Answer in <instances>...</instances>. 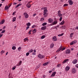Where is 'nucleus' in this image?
<instances>
[{"label":"nucleus","instance_id":"864d4df0","mask_svg":"<svg viewBox=\"0 0 78 78\" xmlns=\"http://www.w3.org/2000/svg\"><path fill=\"white\" fill-rule=\"evenodd\" d=\"M61 49H62V51H63V50H65V49H66L65 48H64Z\"/></svg>","mask_w":78,"mask_h":78},{"label":"nucleus","instance_id":"052dcab7","mask_svg":"<svg viewBox=\"0 0 78 78\" xmlns=\"http://www.w3.org/2000/svg\"><path fill=\"white\" fill-rule=\"evenodd\" d=\"M71 50H72H72H73L74 49H73V48H71Z\"/></svg>","mask_w":78,"mask_h":78},{"label":"nucleus","instance_id":"0e129e2a","mask_svg":"<svg viewBox=\"0 0 78 78\" xmlns=\"http://www.w3.org/2000/svg\"><path fill=\"white\" fill-rule=\"evenodd\" d=\"M13 4H14V5H16V4H17V3H16V2H14V3H13Z\"/></svg>","mask_w":78,"mask_h":78},{"label":"nucleus","instance_id":"5fc2aeb1","mask_svg":"<svg viewBox=\"0 0 78 78\" xmlns=\"http://www.w3.org/2000/svg\"><path fill=\"white\" fill-rule=\"evenodd\" d=\"M16 12H14L13 13V15H14L15 14H16Z\"/></svg>","mask_w":78,"mask_h":78},{"label":"nucleus","instance_id":"79ce46f5","mask_svg":"<svg viewBox=\"0 0 78 78\" xmlns=\"http://www.w3.org/2000/svg\"><path fill=\"white\" fill-rule=\"evenodd\" d=\"M36 27V25H33L32 26V28H35V27Z\"/></svg>","mask_w":78,"mask_h":78},{"label":"nucleus","instance_id":"49530a36","mask_svg":"<svg viewBox=\"0 0 78 78\" xmlns=\"http://www.w3.org/2000/svg\"><path fill=\"white\" fill-rule=\"evenodd\" d=\"M41 21H43V20H44V18H42L41 19Z\"/></svg>","mask_w":78,"mask_h":78},{"label":"nucleus","instance_id":"1a4fd4ad","mask_svg":"<svg viewBox=\"0 0 78 78\" xmlns=\"http://www.w3.org/2000/svg\"><path fill=\"white\" fill-rule=\"evenodd\" d=\"M66 54H69L70 53V49H67L66 51Z\"/></svg>","mask_w":78,"mask_h":78},{"label":"nucleus","instance_id":"423d86ee","mask_svg":"<svg viewBox=\"0 0 78 78\" xmlns=\"http://www.w3.org/2000/svg\"><path fill=\"white\" fill-rule=\"evenodd\" d=\"M58 16L59 17L62 16V15L61 13V11L60 10H59L58 12Z\"/></svg>","mask_w":78,"mask_h":78},{"label":"nucleus","instance_id":"3c124183","mask_svg":"<svg viewBox=\"0 0 78 78\" xmlns=\"http://www.w3.org/2000/svg\"><path fill=\"white\" fill-rule=\"evenodd\" d=\"M32 55H36V53H34V52H33L32 53Z\"/></svg>","mask_w":78,"mask_h":78},{"label":"nucleus","instance_id":"a878e982","mask_svg":"<svg viewBox=\"0 0 78 78\" xmlns=\"http://www.w3.org/2000/svg\"><path fill=\"white\" fill-rule=\"evenodd\" d=\"M73 35V33H71L70 35V37H72Z\"/></svg>","mask_w":78,"mask_h":78},{"label":"nucleus","instance_id":"a19ab883","mask_svg":"<svg viewBox=\"0 0 78 78\" xmlns=\"http://www.w3.org/2000/svg\"><path fill=\"white\" fill-rule=\"evenodd\" d=\"M68 5L67 4H64L63 5V6H68Z\"/></svg>","mask_w":78,"mask_h":78},{"label":"nucleus","instance_id":"9d476101","mask_svg":"<svg viewBox=\"0 0 78 78\" xmlns=\"http://www.w3.org/2000/svg\"><path fill=\"white\" fill-rule=\"evenodd\" d=\"M53 21V20L51 18H49L48 20V22H49V23H52Z\"/></svg>","mask_w":78,"mask_h":78},{"label":"nucleus","instance_id":"774afa93","mask_svg":"<svg viewBox=\"0 0 78 78\" xmlns=\"http://www.w3.org/2000/svg\"><path fill=\"white\" fill-rule=\"evenodd\" d=\"M59 27V25H58V26H57L56 27H57V28H58V27Z\"/></svg>","mask_w":78,"mask_h":78},{"label":"nucleus","instance_id":"603ef678","mask_svg":"<svg viewBox=\"0 0 78 78\" xmlns=\"http://www.w3.org/2000/svg\"><path fill=\"white\" fill-rule=\"evenodd\" d=\"M76 67L78 69V64L76 65Z\"/></svg>","mask_w":78,"mask_h":78},{"label":"nucleus","instance_id":"f8f14e48","mask_svg":"<svg viewBox=\"0 0 78 78\" xmlns=\"http://www.w3.org/2000/svg\"><path fill=\"white\" fill-rule=\"evenodd\" d=\"M62 46H61L58 49V50L56 51L57 53H58L59 51H61V50L62 49Z\"/></svg>","mask_w":78,"mask_h":78},{"label":"nucleus","instance_id":"6e6d98bb","mask_svg":"<svg viewBox=\"0 0 78 78\" xmlns=\"http://www.w3.org/2000/svg\"><path fill=\"white\" fill-rule=\"evenodd\" d=\"M51 72H52V71H51V70L49 71V73H51Z\"/></svg>","mask_w":78,"mask_h":78},{"label":"nucleus","instance_id":"f03ea898","mask_svg":"<svg viewBox=\"0 0 78 78\" xmlns=\"http://www.w3.org/2000/svg\"><path fill=\"white\" fill-rule=\"evenodd\" d=\"M45 56L44 55H42L41 54H39L38 55V58L40 59H42L44 58Z\"/></svg>","mask_w":78,"mask_h":78},{"label":"nucleus","instance_id":"7ed1b4c3","mask_svg":"<svg viewBox=\"0 0 78 78\" xmlns=\"http://www.w3.org/2000/svg\"><path fill=\"white\" fill-rule=\"evenodd\" d=\"M30 3H31L30 2H29L27 4L26 6L27 7V8H30L31 6V5L30 4Z\"/></svg>","mask_w":78,"mask_h":78},{"label":"nucleus","instance_id":"de8ad7c7","mask_svg":"<svg viewBox=\"0 0 78 78\" xmlns=\"http://www.w3.org/2000/svg\"><path fill=\"white\" fill-rule=\"evenodd\" d=\"M30 28V27L27 26V27H26V30H28V28Z\"/></svg>","mask_w":78,"mask_h":78},{"label":"nucleus","instance_id":"5701e85b","mask_svg":"<svg viewBox=\"0 0 78 78\" xmlns=\"http://www.w3.org/2000/svg\"><path fill=\"white\" fill-rule=\"evenodd\" d=\"M53 47H54V44H53V43L51 44L50 47L51 48H53Z\"/></svg>","mask_w":78,"mask_h":78},{"label":"nucleus","instance_id":"412c9836","mask_svg":"<svg viewBox=\"0 0 78 78\" xmlns=\"http://www.w3.org/2000/svg\"><path fill=\"white\" fill-rule=\"evenodd\" d=\"M65 22V21L64 20H63L62 22L60 23V25H63V24H64V23Z\"/></svg>","mask_w":78,"mask_h":78},{"label":"nucleus","instance_id":"4d7b16f0","mask_svg":"<svg viewBox=\"0 0 78 78\" xmlns=\"http://www.w3.org/2000/svg\"><path fill=\"white\" fill-rule=\"evenodd\" d=\"M2 36H3V34H1V35H0V38L1 37H2Z\"/></svg>","mask_w":78,"mask_h":78},{"label":"nucleus","instance_id":"f257e3e1","mask_svg":"<svg viewBox=\"0 0 78 78\" xmlns=\"http://www.w3.org/2000/svg\"><path fill=\"white\" fill-rule=\"evenodd\" d=\"M44 10V12H43V16H44L46 17H47V15L48 14V13H47V12H48V11L47 10V8L44 7L43 9Z\"/></svg>","mask_w":78,"mask_h":78},{"label":"nucleus","instance_id":"13d9d810","mask_svg":"<svg viewBox=\"0 0 78 78\" xmlns=\"http://www.w3.org/2000/svg\"><path fill=\"white\" fill-rule=\"evenodd\" d=\"M34 53H36V51L35 50H34Z\"/></svg>","mask_w":78,"mask_h":78},{"label":"nucleus","instance_id":"8fccbe9b","mask_svg":"<svg viewBox=\"0 0 78 78\" xmlns=\"http://www.w3.org/2000/svg\"><path fill=\"white\" fill-rule=\"evenodd\" d=\"M62 17H61L59 19L60 21H61V20H62Z\"/></svg>","mask_w":78,"mask_h":78},{"label":"nucleus","instance_id":"a18cd8bd","mask_svg":"<svg viewBox=\"0 0 78 78\" xmlns=\"http://www.w3.org/2000/svg\"><path fill=\"white\" fill-rule=\"evenodd\" d=\"M6 31V30H3L1 32V33H4Z\"/></svg>","mask_w":78,"mask_h":78},{"label":"nucleus","instance_id":"680f3d73","mask_svg":"<svg viewBox=\"0 0 78 78\" xmlns=\"http://www.w3.org/2000/svg\"><path fill=\"white\" fill-rule=\"evenodd\" d=\"M36 15V13H35L33 15V16H35Z\"/></svg>","mask_w":78,"mask_h":78},{"label":"nucleus","instance_id":"c756f323","mask_svg":"<svg viewBox=\"0 0 78 78\" xmlns=\"http://www.w3.org/2000/svg\"><path fill=\"white\" fill-rule=\"evenodd\" d=\"M21 5V4H19L17 5L15 7L16 8H18L19 6H20Z\"/></svg>","mask_w":78,"mask_h":78},{"label":"nucleus","instance_id":"b1692460","mask_svg":"<svg viewBox=\"0 0 78 78\" xmlns=\"http://www.w3.org/2000/svg\"><path fill=\"white\" fill-rule=\"evenodd\" d=\"M48 64V62H46V63H45L44 64H43V66H46V65H47V64Z\"/></svg>","mask_w":78,"mask_h":78},{"label":"nucleus","instance_id":"72a5a7b5","mask_svg":"<svg viewBox=\"0 0 78 78\" xmlns=\"http://www.w3.org/2000/svg\"><path fill=\"white\" fill-rule=\"evenodd\" d=\"M12 50H16V46H13L12 47Z\"/></svg>","mask_w":78,"mask_h":78},{"label":"nucleus","instance_id":"6e6552de","mask_svg":"<svg viewBox=\"0 0 78 78\" xmlns=\"http://www.w3.org/2000/svg\"><path fill=\"white\" fill-rule=\"evenodd\" d=\"M75 40L73 41L72 42L70 43V45H73V44H76L77 42Z\"/></svg>","mask_w":78,"mask_h":78},{"label":"nucleus","instance_id":"69168bd1","mask_svg":"<svg viewBox=\"0 0 78 78\" xmlns=\"http://www.w3.org/2000/svg\"><path fill=\"white\" fill-rule=\"evenodd\" d=\"M2 5V4H0V7H1Z\"/></svg>","mask_w":78,"mask_h":78},{"label":"nucleus","instance_id":"ddd939ff","mask_svg":"<svg viewBox=\"0 0 78 78\" xmlns=\"http://www.w3.org/2000/svg\"><path fill=\"white\" fill-rule=\"evenodd\" d=\"M72 72L73 73H75V72H76V69H75L73 68L72 70Z\"/></svg>","mask_w":78,"mask_h":78},{"label":"nucleus","instance_id":"338daca9","mask_svg":"<svg viewBox=\"0 0 78 78\" xmlns=\"http://www.w3.org/2000/svg\"><path fill=\"white\" fill-rule=\"evenodd\" d=\"M19 19H21V16H20L19 17Z\"/></svg>","mask_w":78,"mask_h":78},{"label":"nucleus","instance_id":"393cba45","mask_svg":"<svg viewBox=\"0 0 78 78\" xmlns=\"http://www.w3.org/2000/svg\"><path fill=\"white\" fill-rule=\"evenodd\" d=\"M69 59H66L64 60L63 62V63H65V62H66L67 61H68Z\"/></svg>","mask_w":78,"mask_h":78},{"label":"nucleus","instance_id":"2eb2a0df","mask_svg":"<svg viewBox=\"0 0 78 78\" xmlns=\"http://www.w3.org/2000/svg\"><path fill=\"white\" fill-rule=\"evenodd\" d=\"M52 39L54 41H57V38L56 36H54L53 37Z\"/></svg>","mask_w":78,"mask_h":78},{"label":"nucleus","instance_id":"e2e57ef3","mask_svg":"<svg viewBox=\"0 0 78 78\" xmlns=\"http://www.w3.org/2000/svg\"><path fill=\"white\" fill-rule=\"evenodd\" d=\"M3 30H4V29H5V27L4 26L3 28Z\"/></svg>","mask_w":78,"mask_h":78},{"label":"nucleus","instance_id":"cd10ccee","mask_svg":"<svg viewBox=\"0 0 78 78\" xmlns=\"http://www.w3.org/2000/svg\"><path fill=\"white\" fill-rule=\"evenodd\" d=\"M45 37V35H43L41 37V39H44Z\"/></svg>","mask_w":78,"mask_h":78},{"label":"nucleus","instance_id":"09e8293b","mask_svg":"<svg viewBox=\"0 0 78 78\" xmlns=\"http://www.w3.org/2000/svg\"><path fill=\"white\" fill-rule=\"evenodd\" d=\"M39 67H40V66L39 65H38L37 66V67H36V69H38L39 68Z\"/></svg>","mask_w":78,"mask_h":78},{"label":"nucleus","instance_id":"20e7f679","mask_svg":"<svg viewBox=\"0 0 78 78\" xmlns=\"http://www.w3.org/2000/svg\"><path fill=\"white\" fill-rule=\"evenodd\" d=\"M57 23L58 21L57 20H55L52 22V24H50V26H52L54 25H56V24H57Z\"/></svg>","mask_w":78,"mask_h":78},{"label":"nucleus","instance_id":"dca6fc26","mask_svg":"<svg viewBox=\"0 0 78 78\" xmlns=\"http://www.w3.org/2000/svg\"><path fill=\"white\" fill-rule=\"evenodd\" d=\"M77 62V60L76 59H75L72 62V63L74 64H76Z\"/></svg>","mask_w":78,"mask_h":78},{"label":"nucleus","instance_id":"4468645a","mask_svg":"<svg viewBox=\"0 0 78 78\" xmlns=\"http://www.w3.org/2000/svg\"><path fill=\"white\" fill-rule=\"evenodd\" d=\"M68 3H69L70 5H73V1H69Z\"/></svg>","mask_w":78,"mask_h":78},{"label":"nucleus","instance_id":"4c0bfd02","mask_svg":"<svg viewBox=\"0 0 78 78\" xmlns=\"http://www.w3.org/2000/svg\"><path fill=\"white\" fill-rule=\"evenodd\" d=\"M47 25V23H43L42 24L43 26H45V25Z\"/></svg>","mask_w":78,"mask_h":78},{"label":"nucleus","instance_id":"9b49d317","mask_svg":"<svg viewBox=\"0 0 78 78\" xmlns=\"http://www.w3.org/2000/svg\"><path fill=\"white\" fill-rule=\"evenodd\" d=\"M70 69V67L69 66H66L65 68V70L66 71H69Z\"/></svg>","mask_w":78,"mask_h":78},{"label":"nucleus","instance_id":"bb28decb","mask_svg":"<svg viewBox=\"0 0 78 78\" xmlns=\"http://www.w3.org/2000/svg\"><path fill=\"white\" fill-rule=\"evenodd\" d=\"M16 17L13 18L12 20V22H15V21H16Z\"/></svg>","mask_w":78,"mask_h":78},{"label":"nucleus","instance_id":"6ab92c4d","mask_svg":"<svg viewBox=\"0 0 78 78\" xmlns=\"http://www.w3.org/2000/svg\"><path fill=\"white\" fill-rule=\"evenodd\" d=\"M37 31V30H36V29H34L33 30V34H34V33H35Z\"/></svg>","mask_w":78,"mask_h":78},{"label":"nucleus","instance_id":"f3484780","mask_svg":"<svg viewBox=\"0 0 78 78\" xmlns=\"http://www.w3.org/2000/svg\"><path fill=\"white\" fill-rule=\"evenodd\" d=\"M46 28H47V27L44 26L41 28V30H46Z\"/></svg>","mask_w":78,"mask_h":78},{"label":"nucleus","instance_id":"58836bf2","mask_svg":"<svg viewBox=\"0 0 78 78\" xmlns=\"http://www.w3.org/2000/svg\"><path fill=\"white\" fill-rule=\"evenodd\" d=\"M61 66V65L60 64H58L57 65V67H60V66Z\"/></svg>","mask_w":78,"mask_h":78},{"label":"nucleus","instance_id":"e433bc0d","mask_svg":"<svg viewBox=\"0 0 78 78\" xmlns=\"http://www.w3.org/2000/svg\"><path fill=\"white\" fill-rule=\"evenodd\" d=\"M8 9V6H6L5 7V10H6L7 9Z\"/></svg>","mask_w":78,"mask_h":78},{"label":"nucleus","instance_id":"c85d7f7f","mask_svg":"<svg viewBox=\"0 0 78 78\" xmlns=\"http://www.w3.org/2000/svg\"><path fill=\"white\" fill-rule=\"evenodd\" d=\"M70 31V32H73L74 31V29H71Z\"/></svg>","mask_w":78,"mask_h":78},{"label":"nucleus","instance_id":"a211bd4d","mask_svg":"<svg viewBox=\"0 0 78 78\" xmlns=\"http://www.w3.org/2000/svg\"><path fill=\"white\" fill-rule=\"evenodd\" d=\"M22 61H20L19 62V63H18L17 65H16V66H20V65H21V64H22Z\"/></svg>","mask_w":78,"mask_h":78},{"label":"nucleus","instance_id":"ea45409f","mask_svg":"<svg viewBox=\"0 0 78 78\" xmlns=\"http://www.w3.org/2000/svg\"><path fill=\"white\" fill-rule=\"evenodd\" d=\"M5 53V51H2L1 52V53L2 55V54H3V53Z\"/></svg>","mask_w":78,"mask_h":78},{"label":"nucleus","instance_id":"4be33fe9","mask_svg":"<svg viewBox=\"0 0 78 78\" xmlns=\"http://www.w3.org/2000/svg\"><path fill=\"white\" fill-rule=\"evenodd\" d=\"M4 23H5V20H3L1 22H0V24L2 25V24H3Z\"/></svg>","mask_w":78,"mask_h":78},{"label":"nucleus","instance_id":"bf43d9fd","mask_svg":"<svg viewBox=\"0 0 78 78\" xmlns=\"http://www.w3.org/2000/svg\"><path fill=\"white\" fill-rule=\"evenodd\" d=\"M43 77L44 78H45V77H46V76L45 75H44L43 76Z\"/></svg>","mask_w":78,"mask_h":78},{"label":"nucleus","instance_id":"7c9ffc66","mask_svg":"<svg viewBox=\"0 0 78 78\" xmlns=\"http://www.w3.org/2000/svg\"><path fill=\"white\" fill-rule=\"evenodd\" d=\"M33 51V49H31L28 51V52H29V53H32Z\"/></svg>","mask_w":78,"mask_h":78},{"label":"nucleus","instance_id":"473e14b6","mask_svg":"<svg viewBox=\"0 0 78 78\" xmlns=\"http://www.w3.org/2000/svg\"><path fill=\"white\" fill-rule=\"evenodd\" d=\"M16 67H17V66H14L12 68V69L13 70H15Z\"/></svg>","mask_w":78,"mask_h":78},{"label":"nucleus","instance_id":"c9c22d12","mask_svg":"<svg viewBox=\"0 0 78 78\" xmlns=\"http://www.w3.org/2000/svg\"><path fill=\"white\" fill-rule=\"evenodd\" d=\"M64 34V33H62L61 34H59L58 35V36H63V35Z\"/></svg>","mask_w":78,"mask_h":78},{"label":"nucleus","instance_id":"2f4dec72","mask_svg":"<svg viewBox=\"0 0 78 78\" xmlns=\"http://www.w3.org/2000/svg\"><path fill=\"white\" fill-rule=\"evenodd\" d=\"M26 25L27 26L29 27V26H30L31 24L30 23H28L26 24Z\"/></svg>","mask_w":78,"mask_h":78},{"label":"nucleus","instance_id":"37998d69","mask_svg":"<svg viewBox=\"0 0 78 78\" xmlns=\"http://www.w3.org/2000/svg\"><path fill=\"white\" fill-rule=\"evenodd\" d=\"M21 49H22V48L20 47H19L18 48V50L19 51H20V50H21Z\"/></svg>","mask_w":78,"mask_h":78},{"label":"nucleus","instance_id":"f704fd0d","mask_svg":"<svg viewBox=\"0 0 78 78\" xmlns=\"http://www.w3.org/2000/svg\"><path fill=\"white\" fill-rule=\"evenodd\" d=\"M33 31L32 30H30L28 32V33H29V34H31V32Z\"/></svg>","mask_w":78,"mask_h":78},{"label":"nucleus","instance_id":"39448f33","mask_svg":"<svg viewBox=\"0 0 78 78\" xmlns=\"http://www.w3.org/2000/svg\"><path fill=\"white\" fill-rule=\"evenodd\" d=\"M56 73V72H52V74L51 75V77H53L55 76V75Z\"/></svg>","mask_w":78,"mask_h":78},{"label":"nucleus","instance_id":"c03bdc74","mask_svg":"<svg viewBox=\"0 0 78 78\" xmlns=\"http://www.w3.org/2000/svg\"><path fill=\"white\" fill-rule=\"evenodd\" d=\"M30 55V53L29 52H27L26 54V56H28V55Z\"/></svg>","mask_w":78,"mask_h":78},{"label":"nucleus","instance_id":"0eeeda50","mask_svg":"<svg viewBox=\"0 0 78 78\" xmlns=\"http://www.w3.org/2000/svg\"><path fill=\"white\" fill-rule=\"evenodd\" d=\"M23 15L24 16L25 18H28V17L29 15H28V14H27V12L24 13L23 14Z\"/></svg>","mask_w":78,"mask_h":78},{"label":"nucleus","instance_id":"aec40b11","mask_svg":"<svg viewBox=\"0 0 78 78\" xmlns=\"http://www.w3.org/2000/svg\"><path fill=\"white\" fill-rule=\"evenodd\" d=\"M24 42H27H27H28V41H29V39H28L27 38H26L24 39Z\"/></svg>","mask_w":78,"mask_h":78}]
</instances>
